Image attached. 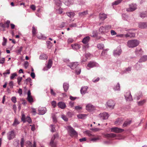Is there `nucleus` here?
<instances>
[{
    "mask_svg": "<svg viewBox=\"0 0 147 147\" xmlns=\"http://www.w3.org/2000/svg\"><path fill=\"white\" fill-rule=\"evenodd\" d=\"M139 43V41L137 40H129L127 42V45L129 48H134L138 46Z\"/></svg>",
    "mask_w": 147,
    "mask_h": 147,
    "instance_id": "1",
    "label": "nucleus"
},
{
    "mask_svg": "<svg viewBox=\"0 0 147 147\" xmlns=\"http://www.w3.org/2000/svg\"><path fill=\"white\" fill-rule=\"evenodd\" d=\"M58 137V134H56L54 135L52 137L50 143V145L51 147H57V144L56 142L54 141V140L56 137Z\"/></svg>",
    "mask_w": 147,
    "mask_h": 147,
    "instance_id": "2",
    "label": "nucleus"
},
{
    "mask_svg": "<svg viewBox=\"0 0 147 147\" xmlns=\"http://www.w3.org/2000/svg\"><path fill=\"white\" fill-rule=\"evenodd\" d=\"M115 105V102L112 100H109L106 104V106L107 108L112 109L113 108Z\"/></svg>",
    "mask_w": 147,
    "mask_h": 147,
    "instance_id": "3",
    "label": "nucleus"
},
{
    "mask_svg": "<svg viewBox=\"0 0 147 147\" xmlns=\"http://www.w3.org/2000/svg\"><path fill=\"white\" fill-rule=\"evenodd\" d=\"M15 136L16 134L14 131H9L7 133V138L9 140L14 138L15 137Z\"/></svg>",
    "mask_w": 147,
    "mask_h": 147,
    "instance_id": "4",
    "label": "nucleus"
},
{
    "mask_svg": "<svg viewBox=\"0 0 147 147\" xmlns=\"http://www.w3.org/2000/svg\"><path fill=\"white\" fill-rule=\"evenodd\" d=\"M137 8L136 5L135 4H132L129 5V7L127 8L126 11L128 12L133 11Z\"/></svg>",
    "mask_w": 147,
    "mask_h": 147,
    "instance_id": "5",
    "label": "nucleus"
},
{
    "mask_svg": "<svg viewBox=\"0 0 147 147\" xmlns=\"http://www.w3.org/2000/svg\"><path fill=\"white\" fill-rule=\"evenodd\" d=\"M124 130L123 129L117 127H114L111 128V131L117 133H121Z\"/></svg>",
    "mask_w": 147,
    "mask_h": 147,
    "instance_id": "6",
    "label": "nucleus"
},
{
    "mask_svg": "<svg viewBox=\"0 0 147 147\" xmlns=\"http://www.w3.org/2000/svg\"><path fill=\"white\" fill-rule=\"evenodd\" d=\"M68 128L70 134L71 136H74L77 135V132L71 126H68Z\"/></svg>",
    "mask_w": 147,
    "mask_h": 147,
    "instance_id": "7",
    "label": "nucleus"
},
{
    "mask_svg": "<svg viewBox=\"0 0 147 147\" xmlns=\"http://www.w3.org/2000/svg\"><path fill=\"white\" fill-rule=\"evenodd\" d=\"M125 96L127 100L131 101L133 100L132 96L131 95L130 92L129 91L126 93Z\"/></svg>",
    "mask_w": 147,
    "mask_h": 147,
    "instance_id": "8",
    "label": "nucleus"
},
{
    "mask_svg": "<svg viewBox=\"0 0 147 147\" xmlns=\"http://www.w3.org/2000/svg\"><path fill=\"white\" fill-rule=\"evenodd\" d=\"M143 52V51L141 48H137L135 51L136 54L137 55H142Z\"/></svg>",
    "mask_w": 147,
    "mask_h": 147,
    "instance_id": "9",
    "label": "nucleus"
},
{
    "mask_svg": "<svg viewBox=\"0 0 147 147\" xmlns=\"http://www.w3.org/2000/svg\"><path fill=\"white\" fill-rule=\"evenodd\" d=\"M138 26L142 29L146 28H147V22H140Z\"/></svg>",
    "mask_w": 147,
    "mask_h": 147,
    "instance_id": "10",
    "label": "nucleus"
},
{
    "mask_svg": "<svg viewBox=\"0 0 147 147\" xmlns=\"http://www.w3.org/2000/svg\"><path fill=\"white\" fill-rule=\"evenodd\" d=\"M100 117H101L102 119H107L109 116L108 114L106 112H104L102 113H101L99 115Z\"/></svg>",
    "mask_w": 147,
    "mask_h": 147,
    "instance_id": "11",
    "label": "nucleus"
},
{
    "mask_svg": "<svg viewBox=\"0 0 147 147\" xmlns=\"http://www.w3.org/2000/svg\"><path fill=\"white\" fill-rule=\"evenodd\" d=\"M78 64L77 62H75L71 63V64L69 65L71 69H74L75 68H77L78 67Z\"/></svg>",
    "mask_w": 147,
    "mask_h": 147,
    "instance_id": "12",
    "label": "nucleus"
},
{
    "mask_svg": "<svg viewBox=\"0 0 147 147\" xmlns=\"http://www.w3.org/2000/svg\"><path fill=\"white\" fill-rule=\"evenodd\" d=\"M86 109L88 111H91L94 109V107L91 104H88L86 106Z\"/></svg>",
    "mask_w": 147,
    "mask_h": 147,
    "instance_id": "13",
    "label": "nucleus"
},
{
    "mask_svg": "<svg viewBox=\"0 0 147 147\" xmlns=\"http://www.w3.org/2000/svg\"><path fill=\"white\" fill-rule=\"evenodd\" d=\"M58 107L61 109H64L66 107V105L65 103L62 102H59L57 104Z\"/></svg>",
    "mask_w": 147,
    "mask_h": 147,
    "instance_id": "14",
    "label": "nucleus"
},
{
    "mask_svg": "<svg viewBox=\"0 0 147 147\" xmlns=\"http://www.w3.org/2000/svg\"><path fill=\"white\" fill-rule=\"evenodd\" d=\"M88 88V87L87 86H84L82 87L80 90L81 94H84L86 92Z\"/></svg>",
    "mask_w": 147,
    "mask_h": 147,
    "instance_id": "15",
    "label": "nucleus"
},
{
    "mask_svg": "<svg viewBox=\"0 0 147 147\" xmlns=\"http://www.w3.org/2000/svg\"><path fill=\"white\" fill-rule=\"evenodd\" d=\"M46 109L45 108H42L39 109L38 110L39 115H42L44 114L46 112Z\"/></svg>",
    "mask_w": 147,
    "mask_h": 147,
    "instance_id": "16",
    "label": "nucleus"
},
{
    "mask_svg": "<svg viewBox=\"0 0 147 147\" xmlns=\"http://www.w3.org/2000/svg\"><path fill=\"white\" fill-rule=\"evenodd\" d=\"M131 121L129 119L127 120L123 124V127H127L131 123Z\"/></svg>",
    "mask_w": 147,
    "mask_h": 147,
    "instance_id": "17",
    "label": "nucleus"
},
{
    "mask_svg": "<svg viewBox=\"0 0 147 147\" xmlns=\"http://www.w3.org/2000/svg\"><path fill=\"white\" fill-rule=\"evenodd\" d=\"M96 63L94 61H90L88 63L87 67L92 68L96 66Z\"/></svg>",
    "mask_w": 147,
    "mask_h": 147,
    "instance_id": "18",
    "label": "nucleus"
},
{
    "mask_svg": "<svg viewBox=\"0 0 147 147\" xmlns=\"http://www.w3.org/2000/svg\"><path fill=\"white\" fill-rule=\"evenodd\" d=\"M72 48L74 49H78L80 48V46L79 45L77 44H74L71 45Z\"/></svg>",
    "mask_w": 147,
    "mask_h": 147,
    "instance_id": "19",
    "label": "nucleus"
},
{
    "mask_svg": "<svg viewBox=\"0 0 147 147\" xmlns=\"http://www.w3.org/2000/svg\"><path fill=\"white\" fill-rule=\"evenodd\" d=\"M147 60V55H144L139 60L138 62L141 63L144 62Z\"/></svg>",
    "mask_w": 147,
    "mask_h": 147,
    "instance_id": "20",
    "label": "nucleus"
},
{
    "mask_svg": "<svg viewBox=\"0 0 147 147\" xmlns=\"http://www.w3.org/2000/svg\"><path fill=\"white\" fill-rule=\"evenodd\" d=\"M105 136L107 138H114L116 137V135L113 133L108 134H105Z\"/></svg>",
    "mask_w": 147,
    "mask_h": 147,
    "instance_id": "21",
    "label": "nucleus"
},
{
    "mask_svg": "<svg viewBox=\"0 0 147 147\" xmlns=\"http://www.w3.org/2000/svg\"><path fill=\"white\" fill-rule=\"evenodd\" d=\"M90 38L89 36H87L84 38L82 40V42L84 44L87 43L89 40Z\"/></svg>",
    "mask_w": 147,
    "mask_h": 147,
    "instance_id": "22",
    "label": "nucleus"
},
{
    "mask_svg": "<svg viewBox=\"0 0 147 147\" xmlns=\"http://www.w3.org/2000/svg\"><path fill=\"white\" fill-rule=\"evenodd\" d=\"M99 17L100 19L102 20H104L107 18V15L104 13H100L99 14Z\"/></svg>",
    "mask_w": 147,
    "mask_h": 147,
    "instance_id": "23",
    "label": "nucleus"
},
{
    "mask_svg": "<svg viewBox=\"0 0 147 147\" xmlns=\"http://www.w3.org/2000/svg\"><path fill=\"white\" fill-rule=\"evenodd\" d=\"M10 21L9 20H7L6 22L2 24V26L3 27H7L8 28L9 27V24Z\"/></svg>",
    "mask_w": 147,
    "mask_h": 147,
    "instance_id": "24",
    "label": "nucleus"
},
{
    "mask_svg": "<svg viewBox=\"0 0 147 147\" xmlns=\"http://www.w3.org/2000/svg\"><path fill=\"white\" fill-rule=\"evenodd\" d=\"M121 50H119L118 51L117 50L115 51L114 52V55L115 56L117 57L119 56L121 53Z\"/></svg>",
    "mask_w": 147,
    "mask_h": 147,
    "instance_id": "25",
    "label": "nucleus"
},
{
    "mask_svg": "<svg viewBox=\"0 0 147 147\" xmlns=\"http://www.w3.org/2000/svg\"><path fill=\"white\" fill-rule=\"evenodd\" d=\"M69 84L67 83H65L63 84V88L64 91L65 92H67L69 88Z\"/></svg>",
    "mask_w": 147,
    "mask_h": 147,
    "instance_id": "26",
    "label": "nucleus"
},
{
    "mask_svg": "<svg viewBox=\"0 0 147 147\" xmlns=\"http://www.w3.org/2000/svg\"><path fill=\"white\" fill-rule=\"evenodd\" d=\"M100 139V137L98 136H95L94 138H92L90 139V140L94 142L96 141L99 140Z\"/></svg>",
    "mask_w": 147,
    "mask_h": 147,
    "instance_id": "27",
    "label": "nucleus"
},
{
    "mask_svg": "<svg viewBox=\"0 0 147 147\" xmlns=\"http://www.w3.org/2000/svg\"><path fill=\"white\" fill-rule=\"evenodd\" d=\"M47 57L45 54H41L40 57V59H47Z\"/></svg>",
    "mask_w": 147,
    "mask_h": 147,
    "instance_id": "28",
    "label": "nucleus"
},
{
    "mask_svg": "<svg viewBox=\"0 0 147 147\" xmlns=\"http://www.w3.org/2000/svg\"><path fill=\"white\" fill-rule=\"evenodd\" d=\"M73 3V0H66L65 2V4L67 5H70L72 4Z\"/></svg>",
    "mask_w": 147,
    "mask_h": 147,
    "instance_id": "29",
    "label": "nucleus"
},
{
    "mask_svg": "<svg viewBox=\"0 0 147 147\" xmlns=\"http://www.w3.org/2000/svg\"><path fill=\"white\" fill-rule=\"evenodd\" d=\"M66 13L68 16L71 18L73 17L75 15V13L73 12H67Z\"/></svg>",
    "mask_w": 147,
    "mask_h": 147,
    "instance_id": "30",
    "label": "nucleus"
},
{
    "mask_svg": "<svg viewBox=\"0 0 147 147\" xmlns=\"http://www.w3.org/2000/svg\"><path fill=\"white\" fill-rule=\"evenodd\" d=\"M52 60L50 59L49 60L48 63L47 65V67L48 68H50L52 66Z\"/></svg>",
    "mask_w": 147,
    "mask_h": 147,
    "instance_id": "31",
    "label": "nucleus"
},
{
    "mask_svg": "<svg viewBox=\"0 0 147 147\" xmlns=\"http://www.w3.org/2000/svg\"><path fill=\"white\" fill-rule=\"evenodd\" d=\"M36 29L35 28V27L34 26L32 28V34L33 36H34L36 35Z\"/></svg>",
    "mask_w": 147,
    "mask_h": 147,
    "instance_id": "32",
    "label": "nucleus"
},
{
    "mask_svg": "<svg viewBox=\"0 0 147 147\" xmlns=\"http://www.w3.org/2000/svg\"><path fill=\"white\" fill-rule=\"evenodd\" d=\"M140 16L142 18H144L147 17V11L141 13L140 14Z\"/></svg>",
    "mask_w": 147,
    "mask_h": 147,
    "instance_id": "33",
    "label": "nucleus"
},
{
    "mask_svg": "<svg viewBox=\"0 0 147 147\" xmlns=\"http://www.w3.org/2000/svg\"><path fill=\"white\" fill-rule=\"evenodd\" d=\"M145 100L140 101L138 102V106H142L143 105L145 102Z\"/></svg>",
    "mask_w": 147,
    "mask_h": 147,
    "instance_id": "34",
    "label": "nucleus"
},
{
    "mask_svg": "<svg viewBox=\"0 0 147 147\" xmlns=\"http://www.w3.org/2000/svg\"><path fill=\"white\" fill-rule=\"evenodd\" d=\"M115 90H120V85L119 83H117L116 86H115L113 88Z\"/></svg>",
    "mask_w": 147,
    "mask_h": 147,
    "instance_id": "35",
    "label": "nucleus"
},
{
    "mask_svg": "<svg viewBox=\"0 0 147 147\" xmlns=\"http://www.w3.org/2000/svg\"><path fill=\"white\" fill-rule=\"evenodd\" d=\"M86 114H80L78 115V117L80 119H84L86 117Z\"/></svg>",
    "mask_w": 147,
    "mask_h": 147,
    "instance_id": "36",
    "label": "nucleus"
},
{
    "mask_svg": "<svg viewBox=\"0 0 147 147\" xmlns=\"http://www.w3.org/2000/svg\"><path fill=\"white\" fill-rule=\"evenodd\" d=\"M122 121L121 119H118L115 122V123L118 125H119L122 123Z\"/></svg>",
    "mask_w": 147,
    "mask_h": 147,
    "instance_id": "37",
    "label": "nucleus"
},
{
    "mask_svg": "<svg viewBox=\"0 0 147 147\" xmlns=\"http://www.w3.org/2000/svg\"><path fill=\"white\" fill-rule=\"evenodd\" d=\"M121 0H118L117 1H115L112 3V5H118L119 3H121Z\"/></svg>",
    "mask_w": 147,
    "mask_h": 147,
    "instance_id": "38",
    "label": "nucleus"
},
{
    "mask_svg": "<svg viewBox=\"0 0 147 147\" xmlns=\"http://www.w3.org/2000/svg\"><path fill=\"white\" fill-rule=\"evenodd\" d=\"M27 99L29 102L30 103L33 102V99L32 96H28Z\"/></svg>",
    "mask_w": 147,
    "mask_h": 147,
    "instance_id": "39",
    "label": "nucleus"
},
{
    "mask_svg": "<svg viewBox=\"0 0 147 147\" xmlns=\"http://www.w3.org/2000/svg\"><path fill=\"white\" fill-rule=\"evenodd\" d=\"M87 14V11H84L83 12H80L79 13L80 16H82L86 15Z\"/></svg>",
    "mask_w": 147,
    "mask_h": 147,
    "instance_id": "40",
    "label": "nucleus"
},
{
    "mask_svg": "<svg viewBox=\"0 0 147 147\" xmlns=\"http://www.w3.org/2000/svg\"><path fill=\"white\" fill-rule=\"evenodd\" d=\"M104 45L103 44H99L97 45L98 48L100 49H102L104 48Z\"/></svg>",
    "mask_w": 147,
    "mask_h": 147,
    "instance_id": "41",
    "label": "nucleus"
},
{
    "mask_svg": "<svg viewBox=\"0 0 147 147\" xmlns=\"http://www.w3.org/2000/svg\"><path fill=\"white\" fill-rule=\"evenodd\" d=\"M27 147H32V143L29 141H27L26 143Z\"/></svg>",
    "mask_w": 147,
    "mask_h": 147,
    "instance_id": "42",
    "label": "nucleus"
},
{
    "mask_svg": "<svg viewBox=\"0 0 147 147\" xmlns=\"http://www.w3.org/2000/svg\"><path fill=\"white\" fill-rule=\"evenodd\" d=\"M20 122L18 121V120L15 119L14 122L13 124V125L14 126H16Z\"/></svg>",
    "mask_w": 147,
    "mask_h": 147,
    "instance_id": "43",
    "label": "nucleus"
},
{
    "mask_svg": "<svg viewBox=\"0 0 147 147\" xmlns=\"http://www.w3.org/2000/svg\"><path fill=\"white\" fill-rule=\"evenodd\" d=\"M81 69L80 68H79L78 67L76 68V72L77 74L78 75L80 74L81 72Z\"/></svg>",
    "mask_w": 147,
    "mask_h": 147,
    "instance_id": "44",
    "label": "nucleus"
},
{
    "mask_svg": "<svg viewBox=\"0 0 147 147\" xmlns=\"http://www.w3.org/2000/svg\"><path fill=\"white\" fill-rule=\"evenodd\" d=\"M26 122L27 121L29 123H32V120L29 117H27L26 118Z\"/></svg>",
    "mask_w": 147,
    "mask_h": 147,
    "instance_id": "45",
    "label": "nucleus"
},
{
    "mask_svg": "<svg viewBox=\"0 0 147 147\" xmlns=\"http://www.w3.org/2000/svg\"><path fill=\"white\" fill-rule=\"evenodd\" d=\"M24 140L23 138H22L21 140L20 144L21 147H23L24 145Z\"/></svg>",
    "mask_w": 147,
    "mask_h": 147,
    "instance_id": "46",
    "label": "nucleus"
},
{
    "mask_svg": "<svg viewBox=\"0 0 147 147\" xmlns=\"http://www.w3.org/2000/svg\"><path fill=\"white\" fill-rule=\"evenodd\" d=\"M11 100L14 103H15L16 102V97L13 96L11 98Z\"/></svg>",
    "mask_w": 147,
    "mask_h": 147,
    "instance_id": "47",
    "label": "nucleus"
},
{
    "mask_svg": "<svg viewBox=\"0 0 147 147\" xmlns=\"http://www.w3.org/2000/svg\"><path fill=\"white\" fill-rule=\"evenodd\" d=\"M26 118H25V115L23 114H22L21 118V120L24 123L26 122Z\"/></svg>",
    "mask_w": 147,
    "mask_h": 147,
    "instance_id": "48",
    "label": "nucleus"
},
{
    "mask_svg": "<svg viewBox=\"0 0 147 147\" xmlns=\"http://www.w3.org/2000/svg\"><path fill=\"white\" fill-rule=\"evenodd\" d=\"M17 76V74L16 73H14L11 74V76L10 77V78L12 80L16 76Z\"/></svg>",
    "mask_w": 147,
    "mask_h": 147,
    "instance_id": "49",
    "label": "nucleus"
},
{
    "mask_svg": "<svg viewBox=\"0 0 147 147\" xmlns=\"http://www.w3.org/2000/svg\"><path fill=\"white\" fill-rule=\"evenodd\" d=\"M51 104L52 106H53L54 108H55L56 106L57 103L55 101H52L51 102Z\"/></svg>",
    "mask_w": 147,
    "mask_h": 147,
    "instance_id": "50",
    "label": "nucleus"
},
{
    "mask_svg": "<svg viewBox=\"0 0 147 147\" xmlns=\"http://www.w3.org/2000/svg\"><path fill=\"white\" fill-rule=\"evenodd\" d=\"M22 77H18L17 78L18 83L19 85L20 84V82L22 80Z\"/></svg>",
    "mask_w": 147,
    "mask_h": 147,
    "instance_id": "51",
    "label": "nucleus"
},
{
    "mask_svg": "<svg viewBox=\"0 0 147 147\" xmlns=\"http://www.w3.org/2000/svg\"><path fill=\"white\" fill-rule=\"evenodd\" d=\"M7 41V39H6L4 37L3 38V42L2 43V45L3 46H5L6 45Z\"/></svg>",
    "mask_w": 147,
    "mask_h": 147,
    "instance_id": "52",
    "label": "nucleus"
},
{
    "mask_svg": "<svg viewBox=\"0 0 147 147\" xmlns=\"http://www.w3.org/2000/svg\"><path fill=\"white\" fill-rule=\"evenodd\" d=\"M51 131L52 132H55V126L53 125H51Z\"/></svg>",
    "mask_w": 147,
    "mask_h": 147,
    "instance_id": "53",
    "label": "nucleus"
},
{
    "mask_svg": "<svg viewBox=\"0 0 147 147\" xmlns=\"http://www.w3.org/2000/svg\"><path fill=\"white\" fill-rule=\"evenodd\" d=\"M61 117L65 121H68V118L64 115H62Z\"/></svg>",
    "mask_w": 147,
    "mask_h": 147,
    "instance_id": "54",
    "label": "nucleus"
},
{
    "mask_svg": "<svg viewBox=\"0 0 147 147\" xmlns=\"http://www.w3.org/2000/svg\"><path fill=\"white\" fill-rule=\"evenodd\" d=\"M56 3L57 5L58 6L60 5L61 4V2L60 0H56Z\"/></svg>",
    "mask_w": 147,
    "mask_h": 147,
    "instance_id": "55",
    "label": "nucleus"
},
{
    "mask_svg": "<svg viewBox=\"0 0 147 147\" xmlns=\"http://www.w3.org/2000/svg\"><path fill=\"white\" fill-rule=\"evenodd\" d=\"M74 41L73 39L71 38H69L67 40V42L68 43H72Z\"/></svg>",
    "mask_w": 147,
    "mask_h": 147,
    "instance_id": "56",
    "label": "nucleus"
},
{
    "mask_svg": "<svg viewBox=\"0 0 147 147\" xmlns=\"http://www.w3.org/2000/svg\"><path fill=\"white\" fill-rule=\"evenodd\" d=\"M50 93L53 96H54L56 95V93L54 92L52 89H50Z\"/></svg>",
    "mask_w": 147,
    "mask_h": 147,
    "instance_id": "57",
    "label": "nucleus"
},
{
    "mask_svg": "<svg viewBox=\"0 0 147 147\" xmlns=\"http://www.w3.org/2000/svg\"><path fill=\"white\" fill-rule=\"evenodd\" d=\"M129 36H130V38L134 37L135 36V34L134 33L129 32Z\"/></svg>",
    "mask_w": 147,
    "mask_h": 147,
    "instance_id": "58",
    "label": "nucleus"
},
{
    "mask_svg": "<svg viewBox=\"0 0 147 147\" xmlns=\"http://www.w3.org/2000/svg\"><path fill=\"white\" fill-rule=\"evenodd\" d=\"M29 63L28 62L26 61L24 63V66L26 68L28 66Z\"/></svg>",
    "mask_w": 147,
    "mask_h": 147,
    "instance_id": "59",
    "label": "nucleus"
},
{
    "mask_svg": "<svg viewBox=\"0 0 147 147\" xmlns=\"http://www.w3.org/2000/svg\"><path fill=\"white\" fill-rule=\"evenodd\" d=\"M69 26L71 27H76L77 26V25L76 23H74L70 24Z\"/></svg>",
    "mask_w": 147,
    "mask_h": 147,
    "instance_id": "60",
    "label": "nucleus"
},
{
    "mask_svg": "<svg viewBox=\"0 0 147 147\" xmlns=\"http://www.w3.org/2000/svg\"><path fill=\"white\" fill-rule=\"evenodd\" d=\"M10 73V71L9 70H7L6 71L3 73V74L5 76V75L6 74H9Z\"/></svg>",
    "mask_w": 147,
    "mask_h": 147,
    "instance_id": "61",
    "label": "nucleus"
},
{
    "mask_svg": "<svg viewBox=\"0 0 147 147\" xmlns=\"http://www.w3.org/2000/svg\"><path fill=\"white\" fill-rule=\"evenodd\" d=\"M105 30V28L103 27H100L99 29V31H100L101 32H103Z\"/></svg>",
    "mask_w": 147,
    "mask_h": 147,
    "instance_id": "62",
    "label": "nucleus"
},
{
    "mask_svg": "<svg viewBox=\"0 0 147 147\" xmlns=\"http://www.w3.org/2000/svg\"><path fill=\"white\" fill-rule=\"evenodd\" d=\"M63 12L62 9L59 8V9L57 11V13L59 14H61Z\"/></svg>",
    "mask_w": 147,
    "mask_h": 147,
    "instance_id": "63",
    "label": "nucleus"
},
{
    "mask_svg": "<svg viewBox=\"0 0 147 147\" xmlns=\"http://www.w3.org/2000/svg\"><path fill=\"white\" fill-rule=\"evenodd\" d=\"M111 34L112 35H116L117 33H116L115 32V31L113 30H111Z\"/></svg>",
    "mask_w": 147,
    "mask_h": 147,
    "instance_id": "64",
    "label": "nucleus"
}]
</instances>
